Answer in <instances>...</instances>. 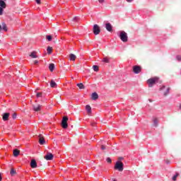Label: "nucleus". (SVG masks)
Here are the masks:
<instances>
[{"label":"nucleus","instance_id":"f257e3e1","mask_svg":"<svg viewBox=\"0 0 181 181\" xmlns=\"http://www.w3.org/2000/svg\"><path fill=\"white\" fill-rule=\"evenodd\" d=\"M69 121V117L67 116H64L62 117L61 125L64 129H67L69 128V124H67V122Z\"/></svg>","mask_w":181,"mask_h":181},{"label":"nucleus","instance_id":"f03ea898","mask_svg":"<svg viewBox=\"0 0 181 181\" xmlns=\"http://www.w3.org/2000/svg\"><path fill=\"white\" fill-rule=\"evenodd\" d=\"M115 169L119 170V172H122V170H124V163H122V162L117 161L115 165Z\"/></svg>","mask_w":181,"mask_h":181},{"label":"nucleus","instance_id":"7ed1b4c3","mask_svg":"<svg viewBox=\"0 0 181 181\" xmlns=\"http://www.w3.org/2000/svg\"><path fill=\"white\" fill-rule=\"evenodd\" d=\"M119 37L122 42H128V35H127V33H125V31H122L120 33Z\"/></svg>","mask_w":181,"mask_h":181},{"label":"nucleus","instance_id":"20e7f679","mask_svg":"<svg viewBox=\"0 0 181 181\" xmlns=\"http://www.w3.org/2000/svg\"><path fill=\"white\" fill-rule=\"evenodd\" d=\"M158 80H159V78L158 77L148 79L147 81L148 84V87H153V84H155L156 81H158Z\"/></svg>","mask_w":181,"mask_h":181},{"label":"nucleus","instance_id":"39448f33","mask_svg":"<svg viewBox=\"0 0 181 181\" xmlns=\"http://www.w3.org/2000/svg\"><path fill=\"white\" fill-rule=\"evenodd\" d=\"M100 32H101V30H100V26H98V25H97V24H95L93 25L94 35H100Z\"/></svg>","mask_w":181,"mask_h":181},{"label":"nucleus","instance_id":"423d86ee","mask_svg":"<svg viewBox=\"0 0 181 181\" xmlns=\"http://www.w3.org/2000/svg\"><path fill=\"white\" fill-rule=\"evenodd\" d=\"M141 70H142V68L139 66H133V71L135 74H139V73H141Z\"/></svg>","mask_w":181,"mask_h":181},{"label":"nucleus","instance_id":"0eeeda50","mask_svg":"<svg viewBox=\"0 0 181 181\" xmlns=\"http://www.w3.org/2000/svg\"><path fill=\"white\" fill-rule=\"evenodd\" d=\"M54 156L52 154V153H47V155L44 157L46 160H53V158Z\"/></svg>","mask_w":181,"mask_h":181},{"label":"nucleus","instance_id":"6e6552de","mask_svg":"<svg viewBox=\"0 0 181 181\" xmlns=\"http://www.w3.org/2000/svg\"><path fill=\"white\" fill-rule=\"evenodd\" d=\"M38 139H39V144H40V145H45V143L46 141H45V137H43V135L39 134Z\"/></svg>","mask_w":181,"mask_h":181},{"label":"nucleus","instance_id":"1a4fd4ad","mask_svg":"<svg viewBox=\"0 0 181 181\" xmlns=\"http://www.w3.org/2000/svg\"><path fill=\"white\" fill-rule=\"evenodd\" d=\"M10 115H11V114L9 112L4 113L3 117H2L3 121H8Z\"/></svg>","mask_w":181,"mask_h":181},{"label":"nucleus","instance_id":"9d476101","mask_svg":"<svg viewBox=\"0 0 181 181\" xmlns=\"http://www.w3.org/2000/svg\"><path fill=\"white\" fill-rule=\"evenodd\" d=\"M30 167L33 169H35V168H37V163H36V160L32 159L30 162Z\"/></svg>","mask_w":181,"mask_h":181},{"label":"nucleus","instance_id":"9b49d317","mask_svg":"<svg viewBox=\"0 0 181 181\" xmlns=\"http://www.w3.org/2000/svg\"><path fill=\"white\" fill-rule=\"evenodd\" d=\"M105 28L107 32H112V25H111V23H106Z\"/></svg>","mask_w":181,"mask_h":181},{"label":"nucleus","instance_id":"f8f14e48","mask_svg":"<svg viewBox=\"0 0 181 181\" xmlns=\"http://www.w3.org/2000/svg\"><path fill=\"white\" fill-rule=\"evenodd\" d=\"M41 108H42V105H40L37 104V105H33V110L36 112H38V111H40Z\"/></svg>","mask_w":181,"mask_h":181},{"label":"nucleus","instance_id":"ddd939ff","mask_svg":"<svg viewBox=\"0 0 181 181\" xmlns=\"http://www.w3.org/2000/svg\"><path fill=\"white\" fill-rule=\"evenodd\" d=\"M29 56L31 57V59H37V53L36 51L31 52Z\"/></svg>","mask_w":181,"mask_h":181},{"label":"nucleus","instance_id":"4468645a","mask_svg":"<svg viewBox=\"0 0 181 181\" xmlns=\"http://www.w3.org/2000/svg\"><path fill=\"white\" fill-rule=\"evenodd\" d=\"M13 156L16 158L17 156H19V155L21 154V151L16 148L15 150H13Z\"/></svg>","mask_w":181,"mask_h":181},{"label":"nucleus","instance_id":"2eb2a0df","mask_svg":"<svg viewBox=\"0 0 181 181\" xmlns=\"http://www.w3.org/2000/svg\"><path fill=\"white\" fill-rule=\"evenodd\" d=\"M91 98L94 101H95V100H98V94L95 92L93 93L92 95H91Z\"/></svg>","mask_w":181,"mask_h":181},{"label":"nucleus","instance_id":"dca6fc26","mask_svg":"<svg viewBox=\"0 0 181 181\" xmlns=\"http://www.w3.org/2000/svg\"><path fill=\"white\" fill-rule=\"evenodd\" d=\"M0 8H3L4 9L6 8V3L4 0H0Z\"/></svg>","mask_w":181,"mask_h":181},{"label":"nucleus","instance_id":"f3484780","mask_svg":"<svg viewBox=\"0 0 181 181\" xmlns=\"http://www.w3.org/2000/svg\"><path fill=\"white\" fill-rule=\"evenodd\" d=\"M56 86H57V83H56V82L53 79H52L50 81V86L52 87V88H54Z\"/></svg>","mask_w":181,"mask_h":181},{"label":"nucleus","instance_id":"a211bd4d","mask_svg":"<svg viewBox=\"0 0 181 181\" xmlns=\"http://www.w3.org/2000/svg\"><path fill=\"white\" fill-rule=\"evenodd\" d=\"M86 110L88 112V114H91V106H90V105H88L86 106Z\"/></svg>","mask_w":181,"mask_h":181},{"label":"nucleus","instance_id":"6ab92c4d","mask_svg":"<svg viewBox=\"0 0 181 181\" xmlns=\"http://www.w3.org/2000/svg\"><path fill=\"white\" fill-rule=\"evenodd\" d=\"M76 86L80 88V90H84V88H86L83 83H77Z\"/></svg>","mask_w":181,"mask_h":181},{"label":"nucleus","instance_id":"aec40b11","mask_svg":"<svg viewBox=\"0 0 181 181\" xmlns=\"http://www.w3.org/2000/svg\"><path fill=\"white\" fill-rule=\"evenodd\" d=\"M69 57L70 60H72V62H76V56L74 54H70Z\"/></svg>","mask_w":181,"mask_h":181},{"label":"nucleus","instance_id":"412c9836","mask_svg":"<svg viewBox=\"0 0 181 181\" xmlns=\"http://www.w3.org/2000/svg\"><path fill=\"white\" fill-rule=\"evenodd\" d=\"M49 69L50 71H53L54 70V64H49Z\"/></svg>","mask_w":181,"mask_h":181},{"label":"nucleus","instance_id":"4be33fe9","mask_svg":"<svg viewBox=\"0 0 181 181\" xmlns=\"http://www.w3.org/2000/svg\"><path fill=\"white\" fill-rule=\"evenodd\" d=\"M47 51L48 54H52V52H53V48H52L51 47H48Z\"/></svg>","mask_w":181,"mask_h":181},{"label":"nucleus","instance_id":"5701e85b","mask_svg":"<svg viewBox=\"0 0 181 181\" xmlns=\"http://www.w3.org/2000/svg\"><path fill=\"white\" fill-rule=\"evenodd\" d=\"M10 173L11 175V176H14V175H16V170H15V169L11 168Z\"/></svg>","mask_w":181,"mask_h":181},{"label":"nucleus","instance_id":"b1692460","mask_svg":"<svg viewBox=\"0 0 181 181\" xmlns=\"http://www.w3.org/2000/svg\"><path fill=\"white\" fill-rule=\"evenodd\" d=\"M1 29H3V30H5V31L8 30V28L6 27V24H5V23H2Z\"/></svg>","mask_w":181,"mask_h":181},{"label":"nucleus","instance_id":"393cba45","mask_svg":"<svg viewBox=\"0 0 181 181\" xmlns=\"http://www.w3.org/2000/svg\"><path fill=\"white\" fill-rule=\"evenodd\" d=\"M93 69L94 71H98L100 70L98 66H97V65H94L93 66Z\"/></svg>","mask_w":181,"mask_h":181},{"label":"nucleus","instance_id":"a878e982","mask_svg":"<svg viewBox=\"0 0 181 181\" xmlns=\"http://www.w3.org/2000/svg\"><path fill=\"white\" fill-rule=\"evenodd\" d=\"M103 62H104V63H110V59H108L107 57H105L103 58Z\"/></svg>","mask_w":181,"mask_h":181},{"label":"nucleus","instance_id":"bb28decb","mask_svg":"<svg viewBox=\"0 0 181 181\" xmlns=\"http://www.w3.org/2000/svg\"><path fill=\"white\" fill-rule=\"evenodd\" d=\"M177 176H179V173H176L175 175L173 177V180L176 181V179H177Z\"/></svg>","mask_w":181,"mask_h":181},{"label":"nucleus","instance_id":"cd10ccee","mask_svg":"<svg viewBox=\"0 0 181 181\" xmlns=\"http://www.w3.org/2000/svg\"><path fill=\"white\" fill-rule=\"evenodd\" d=\"M170 90V88H168L167 90L165 92H164V95H168V94H169V91Z\"/></svg>","mask_w":181,"mask_h":181},{"label":"nucleus","instance_id":"c85d7f7f","mask_svg":"<svg viewBox=\"0 0 181 181\" xmlns=\"http://www.w3.org/2000/svg\"><path fill=\"white\" fill-rule=\"evenodd\" d=\"M153 124L156 127H158V119H153Z\"/></svg>","mask_w":181,"mask_h":181},{"label":"nucleus","instance_id":"c756f323","mask_svg":"<svg viewBox=\"0 0 181 181\" xmlns=\"http://www.w3.org/2000/svg\"><path fill=\"white\" fill-rule=\"evenodd\" d=\"M47 40H48L49 42H52V37L51 35H47Z\"/></svg>","mask_w":181,"mask_h":181},{"label":"nucleus","instance_id":"7c9ffc66","mask_svg":"<svg viewBox=\"0 0 181 181\" xmlns=\"http://www.w3.org/2000/svg\"><path fill=\"white\" fill-rule=\"evenodd\" d=\"M42 93H37V98H42Z\"/></svg>","mask_w":181,"mask_h":181},{"label":"nucleus","instance_id":"2f4dec72","mask_svg":"<svg viewBox=\"0 0 181 181\" xmlns=\"http://www.w3.org/2000/svg\"><path fill=\"white\" fill-rule=\"evenodd\" d=\"M16 117H17L16 112H14V113L12 115V118H13V119H16Z\"/></svg>","mask_w":181,"mask_h":181},{"label":"nucleus","instance_id":"473e14b6","mask_svg":"<svg viewBox=\"0 0 181 181\" xmlns=\"http://www.w3.org/2000/svg\"><path fill=\"white\" fill-rule=\"evenodd\" d=\"M106 160H107V163H112V160H111L110 158H107L106 159Z\"/></svg>","mask_w":181,"mask_h":181},{"label":"nucleus","instance_id":"72a5a7b5","mask_svg":"<svg viewBox=\"0 0 181 181\" xmlns=\"http://www.w3.org/2000/svg\"><path fill=\"white\" fill-rule=\"evenodd\" d=\"M176 59H177V60H178V62H181V56L180 55H177L176 57Z\"/></svg>","mask_w":181,"mask_h":181},{"label":"nucleus","instance_id":"f704fd0d","mask_svg":"<svg viewBox=\"0 0 181 181\" xmlns=\"http://www.w3.org/2000/svg\"><path fill=\"white\" fill-rule=\"evenodd\" d=\"M4 13V8L0 7V15H2Z\"/></svg>","mask_w":181,"mask_h":181},{"label":"nucleus","instance_id":"c9c22d12","mask_svg":"<svg viewBox=\"0 0 181 181\" xmlns=\"http://www.w3.org/2000/svg\"><path fill=\"white\" fill-rule=\"evenodd\" d=\"M101 149H102L103 151H105V146L102 145V146H101Z\"/></svg>","mask_w":181,"mask_h":181},{"label":"nucleus","instance_id":"e433bc0d","mask_svg":"<svg viewBox=\"0 0 181 181\" xmlns=\"http://www.w3.org/2000/svg\"><path fill=\"white\" fill-rule=\"evenodd\" d=\"M35 2H36L38 5H40V0H35Z\"/></svg>","mask_w":181,"mask_h":181},{"label":"nucleus","instance_id":"4c0bfd02","mask_svg":"<svg viewBox=\"0 0 181 181\" xmlns=\"http://www.w3.org/2000/svg\"><path fill=\"white\" fill-rule=\"evenodd\" d=\"M37 63H39V61L37 60L34 61V64H37Z\"/></svg>","mask_w":181,"mask_h":181},{"label":"nucleus","instance_id":"58836bf2","mask_svg":"<svg viewBox=\"0 0 181 181\" xmlns=\"http://www.w3.org/2000/svg\"><path fill=\"white\" fill-rule=\"evenodd\" d=\"M98 2H100V4H103V2H104V0H98Z\"/></svg>","mask_w":181,"mask_h":181},{"label":"nucleus","instance_id":"ea45409f","mask_svg":"<svg viewBox=\"0 0 181 181\" xmlns=\"http://www.w3.org/2000/svg\"><path fill=\"white\" fill-rule=\"evenodd\" d=\"M118 159H119V160H122V159H124V158H122V157H119Z\"/></svg>","mask_w":181,"mask_h":181},{"label":"nucleus","instance_id":"a19ab883","mask_svg":"<svg viewBox=\"0 0 181 181\" xmlns=\"http://www.w3.org/2000/svg\"><path fill=\"white\" fill-rule=\"evenodd\" d=\"M126 1H127V2L131 3V2H132V1H134V0H126Z\"/></svg>","mask_w":181,"mask_h":181},{"label":"nucleus","instance_id":"79ce46f5","mask_svg":"<svg viewBox=\"0 0 181 181\" xmlns=\"http://www.w3.org/2000/svg\"><path fill=\"white\" fill-rule=\"evenodd\" d=\"M0 181H2V175L0 173Z\"/></svg>","mask_w":181,"mask_h":181},{"label":"nucleus","instance_id":"37998d69","mask_svg":"<svg viewBox=\"0 0 181 181\" xmlns=\"http://www.w3.org/2000/svg\"><path fill=\"white\" fill-rule=\"evenodd\" d=\"M74 21L76 22V21H77V17L74 18Z\"/></svg>","mask_w":181,"mask_h":181},{"label":"nucleus","instance_id":"c03bdc74","mask_svg":"<svg viewBox=\"0 0 181 181\" xmlns=\"http://www.w3.org/2000/svg\"><path fill=\"white\" fill-rule=\"evenodd\" d=\"M2 30V26L0 25V32Z\"/></svg>","mask_w":181,"mask_h":181},{"label":"nucleus","instance_id":"a18cd8bd","mask_svg":"<svg viewBox=\"0 0 181 181\" xmlns=\"http://www.w3.org/2000/svg\"><path fill=\"white\" fill-rule=\"evenodd\" d=\"M180 109L181 110V105H180Z\"/></svg>","mask_w":181,"mask_h":181},{"label":"nucleus","instance_id":"49530a36","mask_svg":"<svg viewBox=\"0 0 181 181\" xmlns=\"http://www.w3.org/2000/svg\"><path fill=\"white\" fill-rule=\"evenodd\" d=\"M113 181H117V180H114Z\"/></svg>","mask_w":181,"mask_h":181}]
</instances>
